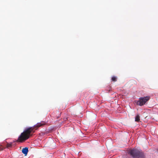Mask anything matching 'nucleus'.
<instances>
[{
    "label": "nucleus",
    "instance_id": "f257e3e1",
    "mask_svg": "<svg viewBox=\"0 0 158 158\" xmlns=\"http://www.w3.org/2000/svg\"><path fill=\"white\" fill-rule=\"evenodd\" d=\"M43 122V123H38L33 127L26 128L24 131L21 133L17 141L22 142L27 139L30 138V136L31 135V133L35 132V130H36L38 127L45 124L46 123L45 122Z\"/></svg>",
    "mask_w": 158,
    "mask_h": 158
},
{
    "label": "nucleus",
    "instance_id": "f03ea898",
    "mask_svg": "<svg viewBox=\"0 0 158 158\" xmlns=\"http://www.w3.org/2000/svg\"><path fill=\"white\" fill-rule=\"evenodd\" d=\"M133 158H145L143 152L141 150L136 148L130 150L128 153Z\"/></svg>",
    "mask_w": 158,
    "mask_h": 158
},
{
    "label": "nucleus",
    "instance_id": "7ed1b4c3",
    "mask_svg": "<svg viewBox=\"0 0 158 158\" xmlns=\"http://www.w3.org/2000/svg\"><path fill=\"white\" fill-rule=\"evenodd\" d=\"M150 98L149 96H146L144 97H140L139 98V100L137 102L138 105L142 106L144 105L148 101Z\"/></svg>",
    "mask_w": 158,
    "mask_h": 158
},
{
    "label": "nucleus",
    "instance_id": "20e7f679",
    "mask_svg": "<svg viewBox=\"0 0 158 158\" xmlns=\"http://www.w3.org/2000/svg\"><path fill=\"white\" fill-rule=\"evenodd\" d=\"M28 151V148L25 147L23 148L22 150V153L25 156H26Z\"/></svg>",
    "mask_w": 158,
    "mask_h": 158
},
{
    "label": "nucleus",
    "instance_id": "39448f33",
    "mask_svg": "<svg viewBox=\"0 0 158 158\" xmlns=\"http://www.w3.org/2000/svg\"><path fill=\"white\" fill-rule=\"evenodd\" d=\"M140 120V116L139 115H136L135 118V121L139 122Z\"/></svg>",
    "mask_w": 158,
    "mask_h": 158
},
{
    "label": "nucleus",
    "instance_id": "423d86ee",
    "mask_svg": "<svg viewBox=\"0 0 158 158\" xmlns=\"http://www.w3.org/2000/svg\"><path fill=\"white\" fill-rule=\"evenodd\" d=\"M111 80L114 82L116 81H117V77L115 76H113L112 77Z\"/></svg>",
    "mask_w": 158,
    "mask_h": 158
},
{
    "label": "nucleus",
    "instance_id": "0eeeda50",
    "mask_svg": "<svg viewBox=\"0 0 158 158\" xmlns=\"http://www.w3.org/2000/svg\"><path fill=\"white\" fill-rule=\"evenodd\" d=\"M12 145V143H8L6 144V147L7 148L10 147H11Z\"/></svg>",
    "mask_w": 158,
    "mask_h": 158
},
{
    "label": "nucleus",
    "instance_id": "6e6552de",
    "mask_svg": "<svg viewBox=\"0 0 158 158\" xmlns=\"http://www.w3.org/2000/svg\"><path fill=\"white\" fill-rule=\"evenodd\" d=\"M4 148V147L2 146H0V151L3 150Z\"/></svg>",
    "mask_w": 158,
    "mask_h": 158
},
{
    "label": "nucleus",
    "instance_id": "1a4fd4ad",
    "mask_svg": "<svg viewBox=\"0 0 158 158\" xmlns=\"http://www.w3.org/2000/svg\"><path fill=\"white\" fill-rule=\"evenodd\" d=\"M42 135H43V133H42Z\"/></svg>",
    "mask_w": 158,
    "mask_h": 158
}]
</instances>
